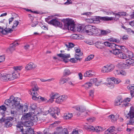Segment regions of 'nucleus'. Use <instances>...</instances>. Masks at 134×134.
Here are the masks:
<instances>
[{"label": "nucleus", "mask_w": 134, "mask_h": 134, "mask_svg": "<svg viewBox=\"0 0 134 134\" xmlns=\"http://www.w3.org/2000/svg\"><path fill=\"white\" fill-rule=\"evenodd\" d=\"M75 108L77 111L81 112H83L85 111V113L87 114H88L90 113L89 111L88 110H85V108L84 107L82 106H76L75 107Z\"/></svg>", "instance_id": "nucleus-22"}, {"label": "nucleus", "mask_w": 134, "mask_h": 134, "mask_svg": "<svg viewBox=\"0 0 134 134\" xmlns=\"http://www.w3.org/2000/svg\"><path fill=\"white\" fill-rule=\"evenodd\" d=\"M56 109H57V108L54 109L52 107L51 108L47 111L43 112L42 114L44 115H46L48 114L49 113L53 118H56L57 117L55 115V114H57V111L56 110Z\"/></svg>", "instance_id": "nucleus-10"}, {"label": "nucleus", "mask_w": 134, "mask_h": 134, "mask_svg": "<svg viewBox=\"0 0 134 134\" xmlns=\"http://www.w3.org/2000/svg\"><path fill=\"white\" fill-rule=\"evenodd\" d=\"M114 66L112 64H109L103 66L102 68L101 71L103 73L110 72L114 69Z\"/></svg>", "instance_id": "nucleus-8"}, {"label": "nucleus", "mask_w": 134, "mask_h": 134, "mask_svg": "<svg viewBox=\"0 0 134 134\" xmlns=\"http://www.w3.org/2000/svg\"><path fill=\"white\" fill-rule=\"evenodd\" d=\"M90 81L93 83H94L95 85L96 86L99 85L102 82L101 81H98L96 78L91 79Z\"/></svg>", "instance_id": "nucleus-34"}, {"label": "nucleus", "mask_w": 134, "mask_h": 134, "mask_svg": "<svg viewBox=\"0 0 134 134\" xmlns=\"http://www.w3.org/2000/svg\"><path fill=\"white\" fill-rule=\"evenodd\" d=\"M110 134H116V131L115 130V127H111L108 129Z\"/></svg>", "instance_id": "nucleus-39"}, {"label": "nucleus", "mask_w": 134, "mask_h": 134, "mask_svg": "<svg viewBox=\"0 0 134 134\" xmlns=\"http://www.w3.org/2000/svg\"><path fill=\"white\" fill-rule=\"evenodd\" d=\"M14 119V117H9L7 118L5 120H4L5 123H11V121Z\"/></svg>", "instance_id": "nucleus-43"}, {"label": "nucleus", "mask_w": 134, "mask_h": 134, "mask_svg": "<svg viewBox=\"0 0 134 134\" xmlns=\"http://www.w3.org/2000/svg\"><path fill=\"white\" fill-rule=\"evenodd\" d=\"M12 30L10 28H6L5 29H3V28L0 27V32L3 34L6 35L8 33H11Z\"/></svg>", "instance_id": "nucleus-19"}, {"label": "nucleus", "mask_w": 134, "mask_h": 134, "mask_svg": "<svg viewBox=\"0 0 134 134\" xmlns=\"http://www.w3.org/2000/svg\"><path fill=\"white\" fill-rule=\"evenodd\" d=\"M105 129L104 127H102L100 126H96L94 127V131L99 133L100 132H101L104 131Z\"/></svg>", "instance_id": "nucleus-27"}, {"label": "nucleus", "mask_w": 134, "mask_h": 134, "mask_svg": "<svg viewBox=\"0 0 134 134\" xmlns=\"http://www.w3.org/2000/svg\"><path fill=\"white\" fill-rule=\"evenodd\" d=\"M94 91L93 90H90L89 93L90 96L92 97H93L94 96Z\"/></svg>", "instance_id": "nucleus-58"}, {"label": "nucleus", "mask_w": 134, "mask_h": 134, "mask_svg": "<svg viewBox=\"0 0 134 134\" xmlns=\"http://www.w3.org/2000/svg\"><path fill=\"white\" fill-rule=\"evenodd\" d=\"M125 63L127 64L130 65H134V59L129 58L128 59H127L126 60Z\"/></svg>", "instance_id": "nucleus-38"}, {"label": "nucleus", "mask_w": 134, "mask_h": 134, "mask_svg": "<svg viewBox=\"0 0 134 134\" xmlns=\"http://www.w3.org/2000/svg\"><path fill=\"white\" fill-rule=\"evenodd\" d=\"M31 85L32 86V88L29 91V93L32 96V99L34 100H37L40 99V100L43 102L48 101L45 98L42 97L40 96L37 97L38 94L37 91L38 90V88L35 81H32L31 82Z\"/></svg>", "instance_id": "nucleus-2"}, {"label": "nucleus", "mask_w": 134, "mask_h": 134, "mask_svg": "<svg viewBox=\"0 0 134 134\" xmlns=\"http://www.w3.org/2000/svg\"><path fill=\"white\" fill-rule=\"evenodd\" d=\"M95 46L99 49H102L104 47L103 43L100 42H96L95 43Z\"/></svg>", "instance_id": "nucleus-33"}, {"label": "nucleus", "mask_w": 134, "mask_h": 134, "mask_svg": "<svg viewBox=\"0 0 134 134\" xmlns=\"http://www.w3.org/2000/svg\"><path fill=\"white\" fill-rule=\"evenodd\" d=\"M93 83L90 81V82L85 83L82 86H83L85 89L87 90L92 86Z\"/></svg>", "instance_id": "nucleus-35"}, {"label": "nucleus", "mask_w": 134, "mask_h": 134, "mask_svg": "<svg viewBox=\"0 0 134 134\" xmlns=\"http://www.w3.org/2000/svg\"><path fill=\"white\" fill-rule=\"evenodd\" d=\"M74 50L75 52V58H76L77 59H79V60H80L81 59L79 57L82 56L83 55L82 53L81 52L80 49L79 47H75Z\"/></svg>", "instance_id": "nucleus-12"}, {"label": "nucleus", "mask_w": 134, "mask_h": 134, "mask_svg": "<svg viewBox=\"0 0 134 134\" xmlns=\"http://www.w3.org/2000/svg\"><path fill=\"white\" fill-rule=\"evenodd\" d=\"M32 114L33 113L29 112L23 115L21 118V121H22L23 122H24L25 121V120H28L29 118H30V117Z\"/></svg>", "instance_id": "nucleus-16"}, {"label": "nucleus", "mask_w": 134, "mask_h": 134, "mask_svg": "<svg viewBox=\"0 0 134 134\" xmlns=\"http://www.w3.org/2000/svg\"><path fill=\"white\" fill-rule=\"evenodd\" d=\"M58 56L62 58L63 59H67L70 58V54H62L60 53L57 54Z\"/></svg>", "instance_id": "nucleus-32"}, {"label": "nucleus", "mask_w": 134, "mask_h": 134, "mask_svg": "<svg viewBox=\"0 0 134 134\" xmlns=\"http://www.w3.org/2000/svg\"><path fill=\"white\" fill-rule=\"evenodd\" d=\"M59 94L57 93H52L50 95V98L48 100V101L52 103L54 101V99H56V100L58 98Z\"/></svg>", "instance_id": "nucleus-14"}, {"label": "nucleus", "mask_w": 134, "mask_h": 134, "mask_svg": "<svg viewBox=\"0 0 134 134\" xmlns=\"http://www.w3.org/2000/svg\"><path fill=\"white\" fill-rule=\"evenodd\" d=\"M29 16L31 17V25L32 27H34L36 26V25L38 24V22L36 20H35L34 19V18L33 16L30 15H29Z\"/></svg>", "instance_id": "nucleus-31"}, {"label": "nucleus", "mask_w": 134, "mask_h": 134, "mask_svg": "<svg viewBox=\"0 0 134 134\" xmlns=\"http://www.w3.org/2000/svg\"><path fill=\"white\" fill-rule=\"evenodd\" d=\"M127 87L130 91H133V90H134V84L130 85Z\"/></svg>", "instance_id": "nucleus-53"}, {"label": "nucleus", "mask_w": 134, "mask_h": 134, "mask_svg": "<svg viewBox=\"0 0 134 134\" xmlns=\"http://www.w3.org/2000/svg\"><path fill=\"white\" fill-rule=\"evenodd\" d=\"M65 46L68 48H72L74 47V45L73 43L69 42L65 44Z\"/></svg>", "instance_id": "nucleus-47"}, {"label": "nucleus", "mask_w": 134, "mask_h": 134, "mask_svg": "<svg viewBox=\"0 0 134 134\" xmlns=\"http://www.w3.org/2000/svg\"><path fill=\"white\" fill-rule=\"evenodd\" d=\"M36 67V65L32 62H30L27 64L25 67L26 70H28L35 68Z\"/></svg>", "instance_id": "nucleus-21"}, {"label": "nucleus", "mask_w": 134, "mask_h": 134, "mask_svg": "<svg viewBox=\"0 0 134 134\" xmlns=\"http://www.w3.org/2000/svg\"><path fill=\"white\" fill-rule=\"evenodd\" d=\"M127 118H130L129 123L127 124H133L134 123V106L130 107V110L127 114Z\"/></svg>", "instance_id": "nucleus-7"}, {"label": "nucleus", "mask_w": 134, "mask_h": 134, "mask_svg": "<svg viewBox=\"0 0 134 134\" xmlns=\"http://www.w3.org/2000/svg\"><path fill=\"white\" fill-rule=\"evenodd\" d=\"M22 132L23 134H36L35 133L34 131L31 127H27L26 131H24V129H23V132Z\"/></svg>", "instance_id": "nucleus-25"}, {"label": "nucleus", "mask_w": 134, "mask_h": 134, "mask_svg": "<svg viewBox=\"0 0 134 134\" xmlns=\"http://www.w3.org/2000/svg\"><path fill=\"white\" fill-rule=\"evenodd\" d=\"M33 114L32 115H31L30 117L31 121H32L33 122H36L38 121V118L36 115H34V112H33Z\"/></svg>", "instance_id": "nucleus-37"}, {"label": "nucleus", "mask_w": 134, "mask_h": 134, "mask_svg": "<svg viewBox=\"0 0 134 134\" xmlns=\"http://www.w3.org/2000/svg\"><path fill=\"white\" fill-rule=\"evenodd\" d=\"M5 59V57L4 55L0 56V63L3 62Z\"/></svg>", "instance_id": "nucleus-64"}, {"label": "nucleus", "mask_w": 134, "mask_h": 134, "mask_svg": "<svg viewBox=\"0 0 134 134\" xmlns=\"http://www.w3.org/2000/svg\"><path fill=\"white\" fill-rule=\"evenodd\" d=\"M60 131L61 132H59V134H68V131L65 129Z\"/></svg>", "instance_id": "nucleus-55"}, {"label": "nucleus", "mask_w": 134, "mask_h": 134, "mask_svg": "<svg viewBox=\"0 0 134 134\" xmlns=\"http://www.w3.org/2000/svg\"><path fill=\"white\" fill-rule=\"evenodd\" d=\"M71 73L72 72L69 69L66 68L64 70L63 75L64 76H68L70 75Z\"/></svg>", "instance_id": "nucleus-40"}, {"label": "nucleus", "mask_w": 134, "mask_h": 134, "mask_svg": "<svg viewBox=\"0 0 134 134\" xmlns=\"http://www.w3.org/2000/svg\"><path fill=\"white\" fill-rule=\"evenodd\" d=\"M72 38L74 39H80L79 38V36L77 35L76 34H73L72 35Z\"/></svg>", "instance_id": "nucleus-60"}, {"label": "nucleus", "mask_w": 134, "mask_h": 134, "mask_svg": "<svg viewBox=\"0 0 134 134\" xmlns=\"http://www.w3.org/2000/svg\"><path fill=\"white\" fill-rule=\"evenodd\" d=\"M123 100L120 97L116 98L114 102V105L115 106H118L121 105L123 103Z\"/></svg>", "instance_id": "nucleus-17"}, {"label": "nucleus", "mask_w": 134, "mask_h": 134, "mask_svg": "<svg viewBox=\"0 0 134 134\" xmlns=\"http://www.w3.org/2000/svg\"><path fill=\"white\" fill-rule=\"evenodd\" d=\"M113 15H115V18H117V19L119 18L120 17H121L120 14L119 12H118L117 13H112Z\"/></svg>", "instance_id": "nucleus-56"}, {"label": "nucleus", "mask_w": 134, "mask_h": 134, "mask_svg": "<svg viewBox=\"0 0 134 134\" xmlns=\"http://www.w3.org/2000/svg\"><path fill=\"white\" fill-rule=\"evenodd\" d=\"M108 82L106 84L107 86L110 88H114V85L112 82H110V81H108Z\"/></svg>", "instance_id": "nucleus-45"}, {"label": "nucleus", "mask_w": 134, "mask_h": 134, "mask_svg": "<svg viewBox=\"0 0 134 134\" xmlns=\"http://www.w3.org/2000/svg\"><path fill=\"white\" fill-rule=\"evenodd\" d=\"M114 73L116 75H121L125 76L126 75V72L124 70H116L114 71Z\"/></svg>", "instance_id": "nucleus-15"}, {"label": "nucleus", "mask_w": 134, "mask_h": 134, "mask_svg": "<svg viewBox=\"0 0 134 134\" xmlns=\"http://www.w3.org/2000/svg\"><path fill=\"white\" fill-rule=\"evenodd\" d=\"M78 60L79 59H77L76 58H72L70 59V61L72 63H75L77 62Z\"/></svg>", "instance_id": "nucleus-63"}, {"label": "nucleus", "mask_w": 134, "mask_h": 134, "mask_svg": "<svg viewBox=\"0 0 134 134\" xmlns=\"http://www.w3.org/2000/svg\"><path fill=\"white\" fill-rule=\"evenodd\" d=\"M108 119L110 120L112 122H114L116 121L118 119L116 115H115L113 114H111L108 116Z\"/></svg>", "instance_id": "nucleus-26"}, {"label": "nucleus", "mask_w": 134, "mask_h": 134, "mask_svg": "<svg viewBox=\"0 0 134 134\" xmlns=\"http://www.w3.org/2000/svg\"><path fill=\"white\" fill-rule=\"evenodd\" d=\"M19 22L18 21L15 20L13 22V25L12 26V29H15L17 26L18 25Z\"/></svg>", "instance_id": "nucleus-48"}, {"label": "nucleus", "mask_w": 134, "mask_h": 134, "mask_svg": "<svg viewBox=\"0 0 134 134\" xmlns=\"http://www.w3.org/2000/svg\"><path fill=\"white\" fill-rule=\"evenodd\" d=\"M30 107L32 110H34L37 107L36 104H32L31 105Z\"/></svg>", "instance_id": "nucleus-62"}, {"label": "nucleus", "mask_w": 134, "mask_h": 134, "mask_svg": "<svg viewBox=\"0 0 134 134\" xmlns=\"http://www.w3.org/2000/svg\"><path fill=\"white\" fill-rule=\"evenodd\" d=\"M0 77L2 80L4 81L13 80V77L11 74L5 75L2 72H0Z\"/></svg>", "instance_id": "nucleus-9"}, {"label": "nucleus", "mask_w": 134, "mask_h": 134, "mask_svg": "<svg viewBox=\"0 0 134 134\" xmlns=\"http://www.w3.org/2000/svg\"><path fill=\"white\" fill-rule=\"evenodd\" d=\"M93 23H98L100 22V20L102 21H111L114 19V18L108 16L100 17L95 16L93 18Z\"/></svg>", "instance_id": "nucleus-6"}, {"label": "nucleus", "mask_w": 134, "mask_h": 134, "mask_svg": "<svg viewBox=\"0 0 134 134\" xmlns=\"http://www.w3.org/2000/svg\"><path fill=\"white\" fill-rule=\"evenodd\" d=\"M87 120L89 122H92L95 120V118L94 117L89 118Z\"/></svg>", "instance_id": "nucleus-57"}, {"label": "nucleus", "mask_w": 134, "mask_h": 134, "mask_svg": "<svg viewBox=\"0 0 134 134\" xmlns=\"http://www.w3.org/2000/svg\"><path fill=\"white\" fill-rule=\"evenodd\" d=\"M69 79V78L68 77L66 78H65L64 76H63L61 77L60 79L59 83L60 84H63L68 81V80Z\"/></svg>", "instance_id": "nucleus-28"}, {"label": "nucleus", "mask_w": 134, "mask_h": 134, "mask_svg": "<svg viewBox=\"0 0 134 134\" xmlns=\"http://www.w3.org/2000/svg\"><path fill=\"white\" fill-rule=\"evenodd\" d=\"M131 98H127L123 100V103L121 104V107H125L128 106L129 105V103H128L130 101Z\"/></svg>", "instance_id": "nucleus-23"}, {"label": "nucleus", "mask_w": 134, "mask_h": 134, "mask_svg": "<svg viewBox=\"0 0 134 134\" xmlns=\"http://www.w3.org/2000/svg\"><path fill=\"white\" fill-rule=\"evenodd\" d=\"M20 98L11 96L9 99L5 100L4 103L11 109H14L20 104Z\"/></svg>", "instance_id": "nucleus-3"}, {"label": "nucleus", "mask_w": 134, "mask_h": 134, "mask_svg": "<svg viewBox=\"0 0 134 134\" xmlns=\"http://www.w3.org/2000/svg\"><path fill=\"white\" fill-rule=\"evenodd\" d=\"M107 81H114L115 84H118L121 82V80L118 78H116L114 77H108L107 79Z\"/></svg>", "instance_id": "nucleus-20"}, {"label": "nucleus", "mask_w": 134, "mask_h": 134, "mask_svg": "<svg viewBox=\"0 0 134 134\" xmlns=\"http://www.w3.org/2000/svg\"><path fill=\"white\" fill-rule=\"evenodd\" d=\"M67 98L68 97L66 95H64L60 96L59 94L58 98L57 100H56L55 102L57 103H60L65 101Z\"/></svg>", "instance_id": "nucleus-13"}, {"label": "nucleus", "mask_w": 134, "mask_h": 134, "mask_svg": "<svg viewBox=\"0 0 134 134\" xmlns=\"http://www.w3.org/2000/svg\"><path fill=\"white\" fill-rule=\"evenodd\" d=\"M122 66L125 69H128L130 67V65L128 64L123 63L122 64Z\"/></svg>", "instance_id": "nucleus-52"}, {"label": "nucleus", "mask_w": 134, "mask_h": 134, "mask_svg": "<svg viewBox=\"0 0 134 134\" xmlns=\"http://www.w3.org/2000/svg\"><path fill=\"white\" fill-rule=\"evenodd\" d=\"M95 75V72L92 70L86 71L84 74L85 77H91Z\"/></svg>", "instance_id": "nucleus-18"}, {"label": "nucleus", "mask_w": 134, "mask_h": 134, "mask_svg": "<svg viewBox=\"0 0 134 134\" xmlns=\"http://www.w3.org/2000/svg\"><path fill=\"white\" fill-rule=\"evenodd\" d=\"M20 109H21L23 112H25L27 111L28 109V106L26 105H24L22 106L20 105Z\"/></svg>", "instance_id": "nucleus-42"}, {"label": "nucleus", "mask_w": 134, "mask_h": 134, "mask_svg": "<svg viewBox=\"0 0 134 134\" xmlns=\"http://www.w3.org/2000/svg\"><path fill=\"white\" fill-rule=\"evenodd\" d=\"M34 123L31 121L26 120L23 122L22 121L18 122L16 126L17 127V130L21 132H23V125L27 127H30L33 125Z\"/></svg>", "instance_id": "nucleus-4"}, {"label": "nucleus", "mask_w": 134, "mask_h": 134, "mask_svg": "<svg viewBox=\"0 0 134 134\" xmlns=\"http://www.w3.org/2000/svg\"><path fill=\"white\" fill-rule=\"evenodd\" d=\"M14 70L15 71L18 70L20 71L23 68V67L22 66H14L13 67Z\"/></svg>", "instance_id": "nucleus-49"}, {"label": "nucleus", "mask_w": 134, "mask_h": 134, "mask_svg": "<svg viewBox=\"0 0 134 134\" xmlns=\"http://www.w3.org/2000/svg\"><path fill=\"white\" fill-rule=\"evenodd\" d=\"M119 47V46L116 45V44L114 43H111L109 47L113 49L117 48Z\"/></svg>", "instance_id": "nucleus-50"}, {"label": "nucleus", "mask_w": 134, "mask_h": 134, "mask_svg": "<svg viewBox=\"0 0 134 134\" xmlns=\"http://www.w3.org/2000/svg\"><path fill=\"white\" fill-rule=\"evenodd\" d=\"M12 123H5L4 124V126L7 128H8L12 126Z\"/></svg>", "instance_id": "nucleus-59"}, {"label": "nucleus", "mask_w": 134, "mask_h": 134, "mask_svg": "<svg viewBox=\"0 0 134 134\" xmlns=\"http://www.w3.org/2000/svg\"><path fill=\"white\" fill-rule=\"evenodd\" d=\"M118 57L120 59H126L127 58V55L126 53L121 52V51L119 54Z\"/></svg>", "instance_id": "nucleus-36"}, {"label": "nucleus", "mask_w": 134, "mask_h": 134, "mask_svg": "<svg viewBox=\"0 0 134 134\" xmlns=\"http://www.w3.org/2000/svg\"><path fill=\"white\" fill-rule=\"evenodd\" d=\"M48 23L54 26L62 28L63 27V24L60 22L58 21L57 19H54L49 21Z\"/></svg>", "instance_id": "nucleus-11"}, {"label": "nucleus", "mask_w": 134, "mask_h": 134, "mask_svg": "<svg viewBox=\"0 0 134 134\" xmlns=\"http://www.w3.org/2000/svg\"><path fill=\"white\" fill-rule=\"evenodd\" d=\"M12 74V76L13 77V80L14 79H16L17 78L19 75V74L17 72H15L11 73Z\"/></svg>", "instance_id": "nucleus-46"}, {"label": "nucleus", "mask_w": 134, "mask_h": 134, "mask_svg": "<svg viewBox=\"0 0 134 134\" xmlns=\"http://www.w3.org/2000/svg\"><path fill=\"white\" fill-rule=\"evenodd\" d=\"M94 57V55H90L88 56L85 59V61H89L92 59Z\"/></svg>", "instance_id": "nucleus-51"}, {"label": "nucleus", "mask_w": 134, "mask_h": 134, "mask_svg": "<svg viewBox=\"0 0 134 134\" xmlns=\"http://www.w3.org/2000/svg\"><path fill=\"white\" fill-rule=\"evenodd\" d=\"M54 78H52L50 79H48V80H45L44 79H40V80L42 81L43 82H46L48 81V82H50V81H53L54 80Z\"/></svg>", "instance_id": "nucleus-54"}, {"label": "nucleus", "mask_w": 134, "mask_h": 134, "mask_svg": "<svg viewBox=\"0 0 134 134\" xmlns=\"http://www.w3.org/2000/svg\"><path fill=\"white\" fill-rule=\"evenodd\" d=\"M109 32L108 31H106L104 30H102L101 31V33L103 35H105L109 33Z\"/></svg>", "instance_id": "nucleus-61"}, {"label": "nucleus", "mask_w": 134, "mask_h": 134, "mask_svg": "<svg viewBox=\"0 0 134 134\" xmlns=\"http://www.w3.org/2000/svg\"><path fill=\"white\" fill-rule=\"evenodd\" d=\"M18 45V43L16 42H15L10 45V47L8 48V50L11 52H12L15 50V47Z\"/></svg>", "instance_id": "nucleus-24"}, {"label": "nucleus", "mask_w": 134, "mask_h": 134, "mask_svg": "<svg viewBox=\"0 0 134 134\" xmlns=\"http://www.w3.org/2000/svg\"><path fill=\"white\" fill-rule=\"evenodd\" d=\"M84 128L86 130L91 132L94 131V127L91 125H85Z\"/></svg>", "instance_id": "nucleus-29"}, {"label": "nucleus", "mask_w": 134, "mask_h": 134, "mask_svg": "<svg viewBox=\"0 0 134 134\" xmlns=\"http://www.w3.org/2000/svg\"><path fill=\"white\" fill-rule=\"evenodd\" d=\"M126 54L127 55V58L128 57L129 58H131L133 57V55L132 52L130 51H127L126 52Z\"/></svg>", "instance_id": "nucleus-44"}, {"label": "nucleus", "mask_w": 134, "mask_h": 134, "mask_svg": "<svg viewBox=\"0 0 134 134\" xmlns=\"http://www.w3.org/2000/svg\"><path fill=\"white\" fill-rule=\"evenodd\" d=\"M73 117V114L71 113H65L63 116L64 119L66 120H70Z\"/></svg>", "instance_id": "nucleus-30"}, {"label": "nucleus", "mask_w": 134, "mask_h": 134, "mask_svg": "<svg viewBox=\"0 0 134 134\" xmlns=\"http://www.w3.org/2000/svg\"><path fill=\"white\" fill-rule=\"evenodd\" d=\"M86 33L89 35H94L98 32L97 29L94 26L87 25L85 27Z\"/></svg>", "instance_id": "nucleus-5"}, {"label": "nucleus", "mask_w": 134, "mask_h": 134, "mask_svg": "<svg viewBox=\"0 0 134 134\" xmlns=\"http://www.w3.org/2000/svg\"><path fill=\"white\" fill-rule=\"evenodd\" d=\"M121 51V50L120 49H118V48H117L113 49L112 52L114 55H118V56L119 54Z\"/></svg>", "instance_id": "nucleus-41"}, {"label": "nucleus", "mask_w": 134, "mask_h": 134, "mask_svg": "<svg viewBox=\"0 0 134 134\" xmlns=\"http://www.w3.org/2000/svg\"><path fill=\"white\" fill-rule=\"evenodd\" d=\"M65 23L64 25V29H70L73 32H82L83 30L82 27L80 25H75L74 21L72 19L66 18L64 20Z\"/></svg>", "instance_id": "nucleus-1"}]
</instances>
